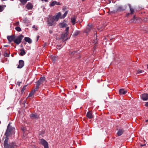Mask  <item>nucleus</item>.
<instances>
[{"instance_id": "f257e3e1", "label": "nucleus", "mask_w": 148, "mask_h": 148, "mask_svg": "<svg viewBox=\"0 0 148 148\" xmlns=\"http://www.w3.org/2000/svg\"><path fill=\"white\" fill-rule=\"evenodd\" d=\"M8 138H5L3 146L4 148H16L18 145L15 142H12L10 144L8 143Z\"/></svg>"}, {"instance_id": "f03ea898", "label": "nucleus", "mask_w": 148, "mask_h": 148, "mask_svg": "<svg viewBox=\"0 0 148 148\" xmlns=\"http://www.w3.org/2000/svg\"><path fill=\"white\" fill-rule=\"evenodd\" d=\"M15 129L10 126L9 124L7 127V129L5 133V135L6 136L5 138H8V136L12 133H14Z\"/></svg>"}, {"instance_id": "7ed1b4c3", "label": "nucleus", "mask_w": 148, "mask_h": 148, "mask_svg": "<svg viewBox=\"0 0 148 148\" xmlns=\"http://www.w3.org/2000/svg\"><path fill=\"white\" fill-rule=\"evenodd\" d=\"M54 20L53 16H49L47 20V23L49 26H51L55 25Z\"/></svg>"}, {"instance_id": "20e7f679", "label": "nucleus", "mask_w": 148, "mask_h": 148, "mask_svg": "<svg viewBox=\"0 0 148 148\" xmlns=\"http://www.w3.org/2000/svg\"><path fill=\"white\" fill-rule=\"evenodd\" d=\"M69 29V27H66L65 30V32L62 35L61 38L63 40H66L68 39L67 38V36L69 34L68 32Z\"/></svg>"}, {"instance_id": "39448f33", "label": "nucleus", "mask_w": 148, "mask_h": 148, "mask_svg": "<svg viewBox=\"0 0 148 148\" xmlns=\"http://www.w3.org/2000/svg\"><path fill=\"white\" fill-rule=\"evenodd\" d=\"M23 37V36L22 35H20L16 37L15 36L14 42L17 45L21 43V40Z\"/></svg>"}, {"instance_id": "423d86ee", "label": "nucleus", "mask_w": 148, "mask_h": 148, "mask_svg": "<svg viewBox=\"0 0 148 148\" xmlns=\"http://www.w3.org/2000/svg\"><path fill=\"white\" fill-rule=\"evenodd\" d=\"M40 143L44 146V148H49L48 144L47 142L44 139H40L39 140Z\"/></svg>"}, {"instance_id": "0eeeda50", "label": "nucleus", "mask_w": 148, "mask_h": 148, "mask_svg": "<svg viewBox=\"0 0 148 148\" xmlns=\"http://www.w3.org/2000/svg\"><path fill=\"white\" fill-rule=\"evenodd\" d=\"M90 31H93L94 34H97L96 32V31H95L92 28V25H90L89 24H88V27L85 30V32L86 34H87Z\"/></svg>"}, {"instance_id": "6e6552de", "label": "nucleus", "mask_w": 148, "mask_h": 148, "mask_svg": "<svg viewBox=\"0 0 148 148\" xmlns=\"http://www.w3.org/2000/svg\"><path fill=\"white\" fill-rule=\"evenodd\" d=\"M53 18L55 21H58L59 18L61 19V13L60 12H58L54 16H53Z\"/></svg>"}, {"instance_id": "1a4fd4ad", "label": "nucleus", "mask_w": 148, "mask_h": 148, "mask_svg": "<svg viewBox=\"0 0 148 148\" xmlns=\"http://www.w3.org/2000/svg\"><path fill=\"white\" fill-rule=\"evenodd\" d=\"M141 99L143 101H146L148 99V94L144 93L140 95Z\"/></svg>"}, {"instance_id": "9d476101", "label": "nucleus", "mask_w": 148, "mask_h": 148, "mask_svg": "<svg viewBox=\"0 0 148 148\" xmlns=\"http://www.w3.org/2000/svg\"><path fill=\"white\" fill-rule=\"evenodd\" d=\"M45 80V77H41L36 83L40 84V85L41 84H42L44 82Z\"/></svg>"}, {"instance_id": "9b49d317", "label": "nucleus", "mask_w": 148, "mask_h": 148, "mask_svg": "<svg viewBox=\"0 0 148 148\" xmlns=\"http://www.w3.org/2000/svg\"><path fill=\"white\" fill-rule=\"evenodd\" d=\"M15 37V36L14 35H11L10 36H8L7 38L8 40L10 42L12 41L14 42Z\"/></svg>"}, {"instance_id": "f8f14e48", "label": "nucleus", "mask_w": 148, "mask_h": 148, "mask_svg": "<svg viewBox=\"0 0 148 148\" xmlns=\"http://www.w3.org/2000/svg\"><path fill=\"white\" fill-rule=\"evenodd\" d=\"M24 65V62L22 60H20L19 61V64L17 68H21Z\"/></svg>"}, {"instance_id": "ddd939ff", "label": "nucleus", "mask_w": 148, "mask_h": 148, "mask_svg": "<svg viewBox=\"0 0 148 148\" xmlns=\"http://www.w3.org/2000/svg\"><path fill=\"white\" fill-rule=\"evenodd\" d=\"M56 5H60V3L59 2H57L56 1H54L51 2L50 5V6H53Z\"/></svg>"}, {"instance_id": "4468645a", "label": "nucleus", "mask_w": 148, "mask_h": 148, "mask_svg": "<svg viewBox=\"0 0 148 148\" xmlns=\"http://www.w3.org/2000/svg\"><path fill=\"white\" fill-rule=\"evenodd\" d=\"M86 116L89 119H91L93 118V116L92 112L90 111L88 112L86 114Z\"/></svg>"}, {"instance_id": "2eb2a0df", "label": "nucleus", "mask_w": 148, "mask_h": 148, "mask_svg": "<svg viewBox=\"0 0 148 148\" xmlns=\"http://www.w3.org/2000/svg\"><path fill=\"white\" fill-rule=\"evenodd\" d=\"M76 17L74 16L73 17H72L71 18V21L73 25H74L76 21Z\"/></svg>"}, {"instance_id": "dca6fc26", "label": "nucleus", "mask_w": 148, "mask_h": 148, "mask_svg": "<svg viewBox=\"0 0 148 148\" xmlns=\"http://www.w3.org/2000/svg\"><path fill=\"white\" fill-rule=\"evenodd\" d=\"M59 26L61 28L66 27L67 25V24L64 23H60L59 25Z\"/></svg>"}, {"instance_id": "f3484780", "label": "nucleus", "mask_w": 148, "mask_h": 148, "mask_svg": "<svg viewBox=\"0 0 148 148\" xmlns=\"http://www.w3.org/2000/svg\"><path fill=\"white\" fill-rule=\"evenodd\" d=\"M26 8L28 10H31L33 7V5L31 3H28L26 6Z\"/></svg>"}, {"instance_id": "a211bd4d", "label": "nucleus", "mask_w": 148, "mask_h": 148, "mask_svg": "<svg viewBox=\"0 0 148 148\" xmlns=\"http://www.w3.org/2000/svg\"><path fill=\"white\" fill-rule=\"evenodd\" d=\"M125 9L122 6H118L117 7V10L118 11H123Z\"/></svg>"}, {"instance_id": "6ab92c4d", "label": "nucleus", "mask_w": 148, "mask_h": 148, "mask_svg": "<svg viewBox=\"0 0 148 148\" xmlns=\"http://www.w3.org/2000/svg\"><path fill=\"white\" fill-rule=\"evenodd\" d=\"M24 40L26 42H27L29 44L31 43L32 42V40L29 37H25L24 38Z\"/></svg>"}, {"instance_id": "aec40b11", "label": "nucleus", "mask_w": 148, "mask_h": 148, "mask_svg": "<svg viewBox=\"0 0 148 148\" xmlns=\"http://www.w3.org/2000/svg\"><path fill=\"white\" fill-rule=\"evenodd\" d=\"M30 117L33 119H37L38 117V116L36 114H32L30 115Z\"/></svg>"}, {"instance_id": "412c9836", "label": "nucleus", "mask_w": 148, "mask_h": 148, "mask_svg": "<svg viewBox=\"0 0 148 148\" xmlns=\"http://www.w3.org/2000/svg\"><path fill=\"white\" fill-rule=\"evenodd\" d=\"M10 53V52L9 50L6 51L4 52V56L5 57H9Z\"/></svg>"}, {"instance_id": "4be33fe9", "label": "nucleus", "mask_w": 148, "mask_h": 148, "mask_svg": "<svg viewBox=\"0 0 148 148\" xmlns=\"http://www.w3.org/2000/svg\"><path fill=\"white\" fill-rule=\"evenodd\" d=\"M20 51L21 52L19 53L20 55L21 56H23V55H25V54L26 52L23 49H21L20 50Z\"/></svg>"}, {"instance_id": "5701e85b", "label": "nucleus", "mask_w": 148, "mask_h": 148, "mask_svg": "<svg viewBox=\"0 0 148 148\" xmlns=\"http://www.w3.org/2000/svg\"><path fill=\"white\" fill-rule=\"evenodd\" d=\"M124 132V130L123 129H119L117 133V134L119 136H120L121 135L123 134Z\"/></svg>"}, {"instance_id": "b1692460", "label": "nucleus", "mask_w": 148, "mask_h": 148, "mask_svg": "<svg viewBox=\"0 0 148 148\" xmlns=\"http://www.w3.org/2000/svg\"><path fill=\"white\" fill-rule=\"evenodd\" d=\"M119 92L120 94L124 95L126 93V91L123 89H121L119 90Z\"/></svg>"}, {"instance_id": "393cba45", "label": "nucleus", "mask_w": 148, "mask_h": 148, "mask_svg": "<svg viewBox=\"0 0 148 148\" xmlns=\"http://www.w3.org/2000/svg\"><path fill=\"white\" fill-rule=\"evenodd\" d=\"M128 5L129 7L130 10V14H132L134 12V9L132 8L131 7L130 4H129Z\"/></svg>"}, {"instance_id": "a878e982", "label": "nucleus", "mask_w": 148, "mask_h": 148, "mask_svg": "<svg viewBox=\"0 0 148 148\" xmlns=\"http://www.w3.org/2000/svg\"><path fill=\"white\" fill-rule=\"evenodd\" d=\"M40 86V84H38V83H36V88L33 90L32 92H35L39 88V87Z\"/></svg>"}, {"instance_id": "bb28decb", "label": "nucleus", "mask_w": 148, "mask_h": 148, "mask_svg": "<svg viewBox=\"0 0 148 148\" xmlns=\"http://www.w3.org/2000/svg\"><path fill=\"white\" fill-rule=\"evenodd\" d=\"M68 13V11H66L63 14L62 16H61V19H62L64 18L67 15Z\"/></svg>"}, {"instance_id": "cd10ccee", "label": "nucleus", "mask_w": 148, "mask_h": 148, "mask_svg": "<svg viewBox=\"0 0 148 148\" xmlns=\"http://www.w3.org/2000/svg\"><path fill=\"white\" fill-rule=\"evenodd\" d=\"M15 29L16 31L18 32H21V28L18 26L16 27Z\"/></svg>"}, {"instance_id": "c85d7f7f", "label": "nucleus", "mask_w": 148, "mask_h": 148, "mask_svg": "<svg viewBox=\"0 0 148 148\" xmlns=\"http://www.w3.org/2000/svg\"><path fill=\"white\" fill-rule=\"evenodd\" d=\"M80 33V32L79 31H77L75 32L74 34V35L75 36H77Z\"/></svg>"}, {"instance_id": "c756f323", "label": "nucleus", "mask_w": 148, "mask_h": 148, "mask_svg": "<svg viewBox=\"0 0 148 148\" xmlns=\"http://www.w3.org/2000/svg\"><path fill=\"white\" fill-rule=\"evenodd\" d=\"M143 71H143L142 70H141L138 69V70L137 71V72L136 74H138V73H142Z\"/></svg>"}, {"instance_id": "7c9ffc66", "label": "nucleus", "mask_w": 148, "mask_h": 148, "mask_svg": "<svg viewBox=\"0 0 148 148\" xmlns=\"http://www.w3.org/2000/svg\"><path fill=\"white\" fill-rule=\"evenodd\" d=\"M51 58L53 61H54L56 60V58L54 56H52Z\"/></svg>"}, {"instance_id": "2f4dec72", "label": "nucleus", "mask_w": 148, "mask_h": 148, "mask_svg": "<svg viewBox=\"0 0 148 148\" xmlns=\"http://www.w3.org/2000/svg\"><path fill=\"white\" fill-rule=\"evenodd\" d=\"M3 10V7L2 6L0 5V12H2Z\"/></svg>"}, {"instance_id": "473e14b6", "label": "nucleus", "mask_w": 148, "mask_h": 148, "mask_svg": "<svg viewBox=\"0 0 148 148\" xmlns=\"http://www.w3.org/2000/svg\"><path fill=\"white\" fill-rule=\"evenodd\" d=\"M32 28H33L35 29V30H38L37 27L35 25H33L32 26Z\"/></svg>"}, {"instance_id": "72a5a7b5", "label": "nucleus", "mask_w": 148, "mask_h": 148, "mask_svg": "<svg viewBox=\"0 0 148 148\" xmlns=\"http://www.w3.org/2000/svg\"><path fill=\"white\" fill-rule=\"evenodd\" d=\"M34 92H32L29 93V97H31L32 96V95H33L34 93Z\"/></svg>"}, {"instance_id": "f704fd0d", "label": "nucleus", "mask_w": 148, "mask_h": 148, "mask_svg": "<svg viewBox=\"0 0 148 148\" xmlns=\"http://www.w3.org/2000/svg\"><path fill=\"white\" fill-rule=\"evenodd\" d=\"M19 25V21H17L15 23V25L16 26H18Z\"/></svg>"}, {"instance_id": "c9c22d12", "label": "nucleus", "mask_w": 148, "mask_h": 148, "mask_svg": "<svg viewBox=\"0 0 148 148\" xmlns=\"http://www.w3.org/2000/svg\"><path fill=\"white\" fill-rule=\"evenodd\" d=\"M26 86H27L26 85H25V86H23V88H22V90L24 91L26 89Z\"/></svg>"}, {"instance_id": "e433bc0d", "label": "nucleus", "mask_w": 148, "mask_h": 148, "mask_svg": "<svg viewBox=\"0 0 148 148\" xmlns=\"http://www.w3.org/2000/svg\"><path fill=\"white\" fill-rule=\"evenodd\" d=\"M136 17L135 16H134L133 17V22H136V21L135 20H136Z\"/></svg>"}, {"instance_id": "4c0bfd02", "label": "nucleus", "mask_w": 148, "mask_h": 148, "mask_svg": "<svg viewBox=\"0 0 148 148\" xmlns=\"http://www.w3.org/2000/svg\"><path fill=\"white\" fill-rule=\"evenodd\" d=\"M17 84L19 86H20V84L21 83V82H17Z\"/></svg>"}, {"instance_id": "58836bf2", "label": "nucleus", "mask_w": 148, "mask_h": 148, "mask_svg": "<svg viewBox=\"0 0 148 148\" xmlns=\"http://www.w3.org/2000/svg\"><path fill=\"white\" fill-rule=\"evenodd\" d=\"M145 106L146 107H148V102H147L146 104H145Z\"/></svg>"}, {"instance_id": "ea45409f", "label": "nucleus", "mask_w": 148, "mask_h": 148, "mask_svg": "<svg viewBox=\"0 0 148 148\" xmlns=\"http://www.w3.org/2000/svg\"><path fill=\"white\" fill-rule=\"evenodd\" d=\"M42 1H44L45 2H46L47 1V0H41Z\"/></svg>"}, {"instance_id": "a19ab883", "label": "nucleus", "mask_w": 148, "mask_h": 148, "mask_svg": "<svg viewBox=\"0 0 148 148\" xmlns=\"http://www.w3.org/2000/svg\"><path fill=\"white\" fill-rule=\"evenodd\" d=\"M146 145V144H144V145H141V146H145Z\"/></svg>"}, {"instance_id": "79ce46f5", "label": "nucleus", "mask_w": 148, "mask_h": 148, "mask_svg": "<svg viewBox=\"0 0 148 148\" xmlns=\"http://www.w3.org/2000/svg\"><path fill=\"white\" fill-rule=\"evenodd\" d=\"M130 14L129 13H128L126 15L127 16H128L130 15Z\"/></svg>"}, {"instance_id": "37998d69", "label": "nucleus", "mask_w": 148, "mask_h": 148, "mask_svg": "<svg viewBox=\"0 0 148 148\" xmlns=\"http://www.w3.org/2000/svg\"><path fill=\"white\" fill-rule=\"evenodd\" d=\"M146 122H148V120H146Z\"/></svg>"}, {"instance_id": "c03bdc74", "label": "nucleus", "mask_w": 148, "mask_h": 148, "mask_svg": "<svg viewBox=\"0 0 148 148\" xmlns=\"http://www.w3.org/2000/svg\"><path fill=\"white\" fill-rule=\"evenodd\" d=\"M96 42V40H95V41H94V42H93V43H95V42Z\"/></svg>"}, {"instance_id": "a18cd8bd", "label": "nucleus", "mask_w": 148, "mask_h": 148, "mask_svg": "<svg viewBox=\"0 0 148 148\" xmlns=\"http://www.w3.org/2000/svg\"><path fill=\"white\" fill-rule=\"evenodd\" d=\"M4 46L5 47H6L7 46V45H4Z\"/></svg>"}, {"instance_id": "49530a36", "label": "nucleus", "mask_w": 148, "mask_h": 148, "mask_svg": "<svg viewBox=\"0 0 148 148\" xmlns=\"http://www.w3.org/2000/svg\"><path fill=\"white\" fill-rule=\"evenodd\" d=\"M38 38H39V37H38L37 38V40H38Z\"/></svg>"}, {"instance_id": "de8ad7c7", "label": "nucleus", "mask_w": 148, "mask_h": 148, "mask_svg": "<svg viewBox=\"0 0 148 148\" xmlns=\"http://www.w3.org/2000/svg\"><path fill=\"white\" fill-rule=\"evenodd\" d=\"M147 69H148V64L147 65Z\"/></svg>"}, {"instance_id": "09e8293b", "label": "nucleus", "mask_w": 148, "mask_h": 148, "mask_svg": "<svg viewBox=\"0 0 148 148\" xmlns=\"http://www.w3.org/2000/svg\"><path fill=\"white\" fill-rule=\"evenodd\" d=\"M3 6H4V7H5L6 6L5 5H3Z\"/></svg>"}, {"instance_id": "8fccbe9b", "label": "nucleus", "mask_w": 148, "mask_h": 148, "mask_svg": "<svg viewBox=\"0 0 148 148\" xmlns=\"http://www.w3.org/2000/svg\"><path fill=\"white\" fill-rule=\"evenodd\" d=\"M75 88H76L77 87V86H76V85H75Z\"/></svg>"}]
</instances>
